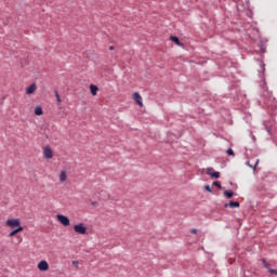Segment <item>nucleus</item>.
Instances as JSON below:
<instances>
[{
	"instance_id": "f257e3e1",
	"label": "nucleus",
	"mask_w": 277,
	"mask_h": 277,
	"mask_svg": "<svg viewBox=\"0 0 277 277\" xmlns=\"http://www.w3.org/2000/svg\"><path fill=\"white\" fill-rule=\"evenodd\" d=\"M5 225L9 226V228H18L21 227V219H9Z\"/></svg>"
},
{
	"instance_id": "f03ea898",
	"label": "nucleus",
	"mask_w": 277,
	"mask_h": 277,
	"mask_svg": "<svg viewBox=\"0 0 277 277\" xmlns=\"http://www.w3.org/2000/svg\"><path fill=\"white\" fill-rule=\"evenodd\" d=\"M74 230H75V233H77V235H85L88 233V228L85 227V225L83 223H79V224L75 225Z\"/></svg>"
},
{
	"instance_id": "7ed1b4c3",
	"label": "nucleus",
	"mask_w": 277,
	"mask_h": 277,
	"mask_svg": "<svg viewBox=\"0 0 277 277\" xmlns=\"http://www.w3.org/2000/svg\"><path fill=\"white\" fill-rule=\"evenodd\" d=\"M56 220H58L63 226H70V219L64 214H57Z\"/></svg>"
},
{
	"instance_id": "20e7f679",
	"label": "nucleus",
	"mask_w": 277,
	"mask_h": 277,
	"mask_svg": "<svg viewBox=\"0 0 277 277\" xmlns=\"http://www.w3.org/2000/svg\"><path fill=\"white\" fill-rule=\"evenodd\" d=\"M39 272H49V262L42 260L37 265Z\"/></svg>"
},
{
	"instance_id": "39448f33",
	"label": "nucleus",
	"mask_w": 277,
	"mask_h": 277,
	"mask_svg": "<svg viewBox=\"0 0 277 277\" xmlns=\"http://www.w3.org/2000/svg\"><path fill=\"white\" fill-rule=\"evenodd\" d=\"M43 157L44 159H53V149L49 146L43 147Z\"/></svg>"
},
{
	"instance_id": "423d86ee",
	"label": "nucleus",
	"mask_w": 277,
	"mask_h": 277,
	"mask_svg": "<svg viewBox=\"0 0 277 277\" xmlns=\"http://www.w3.org/2000/svg\"><path fill=\"white\" fill-rule=\"evenodd\" d=\"M133 98H134L135 103L138 104L140 107H144V102H142V95H140L138 92L133 93Z\"/></svg>"
},
{
	"instance_id": "0eeeda50",
	"label": "nucleus",
	"mask_w": 277,
	"mask_h": 277,
	"mask_svg": "<svg viewBox=\"0 0 277 277\" xmlns=\"http://www.w3.org/2000/svg\"><path fill=\"white\" fill-rule=\"evenodd\" d=\"M207 174H209V176H211L212 179H220V172L213 170V168H208Z\"/></svg>"
},
{
	"instance_id": "6e6552de",
	"label": "nucleus",
	"mask_w": 277,
	"mask_h": 277,
	"mask_svg": "<svg viewBox=\"0 0 277 277\" xmlns=\"http://www.w3.org/2000/svg\"><path fill=\"white\" fill-rule=\"evenodd\" d=\"M37 90L38 85H36V83H32L26 88V94H35Z\"/></svg>"
},
{
	"instance_id": "1a4fd4ad",
	"label": "nucleus",
	"mask_w": 277,
	"mask_h": 277,
	"mask_svg": "<svg viewBox=\"0 0 277 277\" xmlns=\"http://www.w3.org/2000/svg\"><path fill=\"white\" fill-rule=\"evenodd\" d=\"M58 179L61 181V183H66L67 179H68V174L66 173V170H62Z\"/></svg>"
},
{
	"instance_id": "9d476101",
	"label": "nucleus",
	"mask_w": 277,
	"mask_h": 277,
	"mask_svg": "<svg viewBox=\"0 0 277 277\" xmlns=\"http://www.w3.org/2000/svg\"><path fill=\"white\" fill-rule=\"evenodd\" d=\"M24 228L23 226H19L17 227L16 229L12 230L10 234H9V237H14V235H18V233H23Z\"/></svg>"
},
{
	"instance_id": "9b49d317",
	"label": "nucleus",
	"mask_w": 277,
	"mask_h": 277,
	"mask_svg": "<svg viewBox=\"0 0 277 277\" xmlns=\"http://www.w3.org/2000/svg\"><path fill=\"white\" fill-rule=\"evenodd\" d=\"M230 207V209L239 208L238 201H230L229 203H225V208Z\"/></svg>"
},
{
	"instance_id": "f8f14e48",
	"label": "nucleus",
	"mask_w": 277,
	"mask_h": 277,
	"mask_svg": "<svg viewBox=\"0 0 277 277\" xmlns=\"http://www.w3.org/2000/svg\"><path fill=\"white\" fill-rule=\"evenodd\" d=\"M170 40H171L172 42H174L175 44H177V47H182V45H183V43H181V40H180L179 37H176V36H171V37H170Z\"/></svg>"
},
{
	"instance_id": "ddd939ff",
	"label": "nucleus",
	"mask_w": 277,
	"mask_h": 277,
	"mask_svg": "<svg viewBox=\"0 0 277 277\" xmlns=\"http://www.w3.org/2000/svg\"><path fill=\"white\" fill-rule=\"evenodd\" d=\"M90 90H91V94L93 96H96L97 92H98V87L94 85V84H91L90 85Z\"/></svg>"
},
{
	"instance_id": "4468645a",
	"label": "nucleus",
	"mask_w": 277,
	"mask_h": 277,
	"mask_svg": "<svg viewBox=\"0 0 277 277\" xmlns=\"http://www.w3.org/2000/svg\"><path fill=\"white\" fill-rule=\"evenodd\" d=\"M44 111L42 110L41 106H37L35 108V116H42Z\"/></svg>"
},
{
	"instance_id": "2eb2a0df",
	"label": "nucleus",
	"mask_w": 277,
	"mask_h": 277,
	"mask_svg": "<svg viewBox=\"0 0 277 277\" xmlns=\"http://www.w3.org/2000/svg\"><path fill=\"white\" fill-rule=\"evenodd\" d=\"M55 98H56L57 105H62V98L60 97V93L57 91H55Z\"/></svg>"
},
{
	"instance_id": "dca6fc26",
	"label": "nucleus",
	"mask_w": 277,
	"mask_h": 277,
	"mask_svg": "<svg viewBox=\"0 0 277 277\" xmlns=\"http://www.w3.org/2000/svg\"><path fill=\"white\" fill-rule=\"evenodd\" d=\"M224 196H226L227 198H232L234 196L233 190H224Z\"/></svg>"
},
{
	"instance_id": "f3484780",
	"label": "nucleus",
	"mask_w": 277,
	"mask_h": 277,
	"mask_svg": "<svg viewBox=\"0 0 277 277\" xmlns=\"http://www.w3.org/2000/svg\"><path fill=\"white\" fill-rule=\"evenodd\" d=\"M227 155H228L229 157H235V151H233V148H228V149H227Z\"/></svg>"
},
{
	"instance_id": "a211bd4d",
	"label": "nucleus",
	"mask_w": 277,
	"mask_h": 277,
	"mask_svg": "<svg viewBox=\"0 0 277 277\" xmlns=\"http://www.w3.org/2000/svg\"><path fill=\"white\" fill-rule=\"evenodd\" d=\"M247 166H249V168H253V170H256V166H259V160L255 161L254 166L250 164V162H247Z\"/></svg>"
},
{
	"instance_id": "6ab92c4d",
	"label": "nucleus",
	"mask_w": 277,
	"mask_h": 277,
	"mask_svg": "<svg viewBox=\"0 0 277 277\" xmlns=\"http://www.w3.org/2000/svg\"><path fill=\"white\" fill-rule=\"evenodd\" d=\"M268 273L272 274L273 276H277V269L269 268Z\"/></svg>"
},
{
	"instance_id": "aec40b11",
	"label": "nucleus",
	"mask_w": 277,
	"mask_h": 277,
	"mask_svg": "<svg viewBox=\"0 0 277 277\" xmlns=\"http://www.w3.org/2000/svg\"><path fill=\"white\" fill-rule=\"evenodd\" d=\"M213 185H215V187H217L219 189H222V183L213 182Z\"/></svg>"
},
{
	"instance_id": "412c9836",
	"label": "nucleus",
	"mask_w": 277,
	"mask_h": 277,
	"mask_svg": "<svg viewBox=\"0 0 277 277\" xmlns=\"http://www.w3.org/2000/svg\"><path fill=\"white\" fill-rule=\"evenodd\" d=\"M264 267H266V269L269 272V269H272V264L267 262Z\"/></svg>"
},
{
	"instance_id": "4be33fe9",
	"label": "nucleus",
	"mask_w": 277,
	"mask_h": 277,
	"mask_svg": "<svg viewBox=\"0 0 277 277\" xmlns=\"http://www.w3.org/2000/svg\"><path fill=\"white\" fill-rule=\"evenodd\" d=\"M205 189H206V192H209V193L212 192L211 186H209V185H206V186H205Z\"/></svg>"
},
{
	"instance_id": "5701e85b",
	"label": "nucleus",
	"mask_w": 277,
	"mask_h": 277,
	"mask_svg": "<svg viewBox=\"0 0 277 277\" xmlns=\"http://www.w3.org/2000/svg\"><path fill=\"white\" fill-rule=\"evenodd\" d=\"M190 233H192L193 235H196V234L198 233V229L193 228V229H190Z\"/></svg>"
},
{
	"instance_id": "b1692460",
	"label": "nucleus",
	"mask_w": 277,
	"mask_h": 277,
	"mask_svg": "<svg viewBox=\"0 0 277 277\" xmlns=\"http://www.w3.org/2000/svg\"><path fill=\"white\" fill-rule=\"evenodd\" d=\"M72 265H74V267H79V262L78 261H74Z\"/></svg>"
},
{
	"instance_id": "393cba45",
	"label": "nucleus",
	"mask_w": 277,
	"mask_h": 277,
	"mask_svg": "<svg viewBox=\"0 0 277 277\" xmlns=\"http://www.w3.org/2000/svg\"><path fill=\"white\" fill-rule=\"evenodd\" d=\"M262 263H263V265L265 266L266 263H267V261H266L265 259H262Z\"/></svg>"
},
{
	"instance_id": "a878e982",
	"label": "nucleus",
	"mask_w": 277,
	"mask_h": 277,
	"mask_svg": "<svg viewBox=\"0 0 277 277\" xmlns=\"http://www.w3.org/2000/svg\"><path fill=\"white\" fill-rule=\"evenodd\" d=\"M109 51H114V45H110V47H109Z\"/></svg>"
},
{
	"instance_id": "bb28decb",
	"label": "nucleus",
	"mask_w": 277,
	"mask_h": 277,
	"mask_svg": "<svg viewBox=\"0 0 277 277\" xmlns=\"http://www.w3.org/2000/svg\"><path fill=\"white\" fill-rule=\"evenodd\" d=\"M92 205H96V202H92Z\"/></svg>"
}]
</instances>
